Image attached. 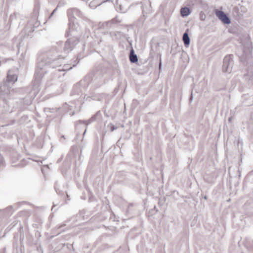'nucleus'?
<instances>
[{"label":"nucleus","instance_id":"obj_1","mask_svg":"<svg viewBox=\"0 0 253 253\" xmlns=\"http://www.w3.org/2000/svg\"><path fill=\"white\" fill-rule=\"evenodd\" d=\"M56 44L39 57L35 73V83L38 84L40 82L48 68L54 69L61 66L62 59L59 57L63 42H59Z\"/></svg>","mask_w":253,"mask_h":253},{"label":"nucleus","instance_id":"obj_19","mask_svg":"<svg viewBox=\"0 0 253 253\" xmlns=\"http://www.w3.org/2000/svg\"><path fill=\"white\" fill-rule=\"evenodd\" d=\"M57 8H56L51 13V14H50V17L52 16L54 13H55V12L56 11Z\"/></svg>","mask_w":253,"mask_h":253},{"label":"nucleus","instance_id":"obj_4","mask_svg":"<svg viewBox=\"0 0 253 253\" xmlns=\"http://www.w3.org/2000/svg\"><path fill=\"white\" fill-rule=\"evenodd\" d=\"M79 42V38L76 36H73L68 39L64 44L63 51L66 53L71 52Z\"/></svg>","mask_w":253,"mask_h":253},{"label":"nucleus","instance_id":"obj_20","mask_svg":"<svg viewBox=\"0 0 253 253\" xmlns=\"http://www.w3.org/2000/svg\"><path fill=\"white\" fill-rule=\"evenodd\" d=\"M161 66H162V62H161V59H160V63H159V69H161Z\"/></svg>","mask_w":253,"mask_h":253},{"label":"nucleus","instance_id":"obj_5","mask_svg":"<svg viewBox=\"0 0 253 253\" xmlns=\"http://www.w3.org/2000/svg\"><path fill=\"white\" fill-rule=\"evenodd\" d=\"M233 54L226 56L223 59L222 66L223 72L227 73H231L233 69Z\"/></svg>","mask_w":253,"mask_h":253},{"label":"nucleus","instance_id":"obj_22","mask_svg":"<svg viewBox=\"0 0 253 253\" xmlns=\"http://www.w3.org/2000/svg\"><path fill=\"white\" fill-rule=\"evenodd\" d=\"M132 206H133V205H132V204H130V205H128V209H130V207H132Z\"/></svg>","mask_w":253,"mask_h":253},{"label":"nucleus","instance_id":"obj_25","mask_svg":"<svg viewBox=\"0 0 253 253\" xmlns=\"http://www.w3.org/2000/svg\"><path fill=\"white\" fill-rule=\"evenodd\" d=\"M61 138H63L64 139H65L64 135H62L61 137Z\"/></svg>","mask_w":253,"mask_h":253},{"label":"nucleus","instance_id":"obj_29","mask_svg":"<svg viewBox=\"0 0 253 253\" xmlns=\"http://www.w3.org/2000/svg\"><path fill=\"white\" fill-rule=\"evenodd\" d=\"M231 120V118H229V121H230Z\"/></svg>","mask_w":253,"mask_h":253},{"label":"nucleus","instance_id":"obj_15","mask_svg":"<svg viewBox=\"0 0 253 253\" xmlns=\"http://www.w3.org/2000/svg\"><path fill=\"white\" fill-rule=\"evenodd\" d=\"M102 1V0H94L93 1L90 2V5L91 6L95 7H96L97 6H99L102 3H101Z\"/></svg>","mask_w":253,"mask_h":253},{"label":"nucleus","instance_id":"obj_14","mask_svg":"<svg viewBox=\"0 0 253 253\" xmlns=\"http://www.w3.org/2000/svg\"><path fill=\"white\" fill-rule=\"evenodd\" d=\"M110 35L113 38L118 39L121 37V33L119 32H111Z\"/></svg>","mask_w":253,"mask_h":253},{"label":"nucleus","instance_id":"obj_27","mask_svg":"<svg viewBox=\"0 0 253 253\" xmlns=\"http://www.w3.org/2000/svg\"><path fill=\"white\" fill-rule=\"evenodd\" d=\"M204 199H207V196H205L204 197Z\"/></svg>","mask_w":253,"mask_h":253},{"label":"nucleus","instance_id":"obj_24","mask_svg":"<svg viewBox=\"0 0 253 253\" xmlns=\"http://www.w3.org/2000/svg\"><path fill=\"white\" fill-rule=\"evenodd\" d=\"M58 70H59V71H64V70H65V69H63V68H62V69H58Z\"/></svg>","mask_w":253,"mask_h":253},{"label":"nucleus","instance_id":"obj_9","mask_svg":"<svg viewBox=\"0 0 253 253\" xmlns=\"http://www.w3.org/2000/svg\"><path fill=\"white\" fill-rule=\"evenodd\" d=\"M243 104L246 106H250L253 105V94H244L243 96Z\"/></svg>","mask_w":253,"mask_h":253},{"label":"nucleus","instance_id":"obj_30","mask_svg":"<svg viewBox=\"0 0 253 253\" xmlns=\"http://www.w3.org/2000/svg\"><path fill=\"white\" fill-rule=\"evenodd\" d=\"M79 62V60H78V62L76 63V64H78Z\"/></svg>","mask_w":253,"mask_h":253},{"label":"nucleus","instance_id":"obj_17","mask_svg":"<svg viewBox=\"0 0 253 253\" xmlns=\"http://www.w3.org/2000/svg\"><path fill=\"white\" fill-rule=\"evenodd\" d=\"M10 60L9 59H5V60H0V66L1 65V64L2 62L5 63L7 60Z\"/></svg>","mask_w":253,"mask_h":253},{"label":"nucleus","instance_id":"obj_31","mask_svg":"<svg viewBox=\"0 0 253 253\" xmlns=\"http://www.w3.org/2000/svg\"><path fill=\"white\" fill-rule=\"evenodd\" d=\"M79 62V60H78V62L76 63V64H78Z\"/></svg>","mask_w":253,"mask_h":253},{"label":"nucleus","instance_id":"obj_32","mask_svg":"<svg viewBox=\"0 0 253 253\" xmlns=\"http://www.w3.org/2000/svg\"><path fill=\"white\" fill-rule=\"evenodd\" d=\"M79 62V60H78V62L76 63V64H78Z\"/></svg>","mask_w":253,"mask_h":253},{"label":"nucleus","instance_id":"obj_26","mask_svg":"<svg viewBox=\"0 0 253 253\" xmlns=\"http://www.w3.org/2000/svg\"><path fill=\"white\" fill-rule=\"evenodd\" d=\"M86 131V128H85V130L84 132L83 135H84Z\"/></svg>","mask_w":253,"mask_h":253},{"label":"nucleus","instance_id":"obj_21","mask_svg":"<svg viewBox=\"0 0 253 253\" xmlns=\"http://www.w3.org/2000/svg\"><path fill=\"white\" fill-rule=\"evenodd\" d=\"M193 100V94H192V92H191V96H190V101L191 102Z\"/></svg>","mask_w":253,"mask_h":253},{"label":"nucleus","instance_id":"obj_18","mask_svg":"<svg viewBox=\"0 0 253 253\" xmlns=\"http://www.w3.org/2000/svg\"><path fill=\"white\" fill-rule=\"evenodd\" d=\"M108 1L113 2V0H102V1L101 2V3H104V2H108Z\"/></svg>","mask_w":253,"mask_h":253},{"label":"nucleus","instance_id":"obj_8","mask_svg":"<svg viewBox=\"0 0 253 253\" xmlns=\"http://www.w3.org/2000/svg\"><path fill=\"white\" fill-rule=\"evenodd\" d=\"M215 13L218 18L224 24H229L231 23L230 18L223 11L216 9Z\"/></svg>","mask_w":253,"mask_h":253},{"label":"nucleus","instance_id":"obj_28","mask_svg":"<svg viewBox=\"0 0 253 253\" xmlns=\"http://www.w3.org/2000/svg\"><path fill=\"white\" fill-rule=\"evenodd\" d=\"M3 101L6 103V99L5 98H4Z\"/></svg>","mask_w":253,"mask_h":253},{"label":"nucleus","instance_id":"obj_10","mask_svg":"<svg viewBox=\"0 0 253 253\" xmlns=\"http://www.w3.org/2000/svg\"><path fill=\"white\" fill-rule=\"evenodd\" d=\"M121 22V21L118 20L117 17H116L115 18H114V19H112L110 21H107V22H106L105 23H103L102 24L101 26L103 28H110L111 27V25L112 24H115V23H120Z\"/></svg>","mask_w":253,"mask_h":253},{"label":"nucleus","instance_id":"obj_2","mask_svg":"<svg viewBox=\"0 0 253 253\" xmlns=\"http://www.w3.org/2000/svg\"><path fill=\"white\" fill-rule=\"evenodd\" d=\"M18 76L15 71L9 70L7 74L5 81L0 85V91L1 95H8L10 93L11 86L17 81Z\"/></svg>","mask_w":253,"mask_h":253},{"label":"nucleus","instance_id":"obj_12","mask_svg":"<svg viewBox=\"0 0 253 253\" xmlns=\"http://www.w3.org/2000/svg\"><path fill=\"white\" fill-rule=\"evenodd\" d=\"M129 60L132 63H135L138 61L137 55L134 54V50L131 49L129 54Z\"/></svg>","mask_w":253,"mask_h":253},{"label":"nucleus","instance_id":"obj_3","mask_svg":"<svg viewBox=\"0 0 253 253\" xmlns=\"http://www.w3.org/2000/svg\"><path fill=\"white\" fill-rule=\"evenodd\" d=\"M67 15L69 18V29L71 30V32H73L71 30V25L74 24L75 19L77 17L79 18H82L83 14L82 12L77 8H70L67 10Z\"/></svg>","mask_w":253,"mask_h":253},{"label":"nucleus","instance_id":"obj_23","mask_svg":"<svg viewBox=\"0 0 253 253\" xmlns=\"http://www.w3.org/2000/svg\"><path fill=\"white\" fill-rule=\"evenodd\" d=\"M154 210H156L155 212H157L158 211V210L156 208V206L154 207Z\"/></svg>","mask_w":253,"mask_h":253},{"label":"nucleus","instance_id":"obj_13","mask_svg":"<svg viewBox=\"0 0 253 253\" xmlns=\"http://www.w3.org/2000/svg\"><path fill=\"white\" fill-rule=\"evenodd\" d=\"M190 14V10L187 7H182L180 9V14L182 17H186Z\"/></svg>","mask_w":253,"mask_h":253},{"label":"nucleus","instance_id":"obj_6","mask_svg":"<svg viewBox=\"0 0 253 253\" xmlns=\"http://www.w3.org/2000/svg\"><path fill=\"white\" fill-rule=\"evenodd\" d=\"M101 116L100 111H98L94 115H93L92 117H91L89 120L87 121H81L79 120L76 122V128L78 129L80 127V126L83 124H84L85 125V127L89 125L91 123L96 121L98 117Z\"/></svg>","mask_w":253,"mask_h":253},{"label":"nucleus","instance_id":"obj_16","mask_svg":"<svg viewBox=\"0 0 253 253\" xmlns=\"http://www.w3.org/2000/svg\"><path fill=\"white\" fill-rule=\"evenodd\" d=\"M110 126V129L111 131H114V130L116 129L117 128V127L114 126L113 125L110 124L109 125H108V126Z\"/></svg>","mask_w":253,"mask_h":253},{"label":"nucleus","instance_id":"obj_11","mask_svg":"<svg viewBox=\"0 0 253 253\" xmlns=\"http://www.w3.org/2000/svg\"><path fill=\"white\" fill-rule=\"evenodd\" d=\"M182 40L184 42V45L188 47L190 44V40L187 32H185L182 36Z\"/></svg>","mask_w":253,"mask_h":253},{"label":"nucleus","instance_id":"obj_7","mask_svg":"<svg viewBox=\"0 0 253 253\" xmlns=\"http://www.w3.org/2000/svg\"><path fill=\"white\" fill-rule=\"evenodd\" d=\"M244 79L250 86H253V65L250 67L246 74H244Z\"/></svg>","mask_w":253,"mask_h":253}]
</instances>
